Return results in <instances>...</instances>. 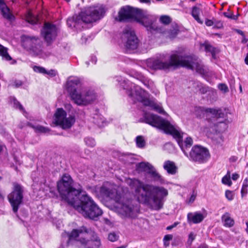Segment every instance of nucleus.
<instances>
[{
    "instance_id": "f257e3e1",
    "label": "nucleus",
    "mask_w": 248,
    "mask_h": 248,
    "mask_svg": "<svg viewBox=\"0 0 248 248\" xmlns=\"http://www.w3.org/2000/svg\"><path fill=\"white\" fill-rule=\"evenodd\" d=\"M127 184L134 189L139 202L150 206L154 210H158L163 207V199L168 195V190L163 187L144 184L137 179H128Z\"/></svg>"
},
{
    "instance_id": "f03ea898",
    "label": "nucleus",
    "mask_w": 248,
    "mask_h": 248,
    "mask_svg": "<svg viewBox=\"0 0 248 248\" xmlns=\"http://www.w3.org/2000/svg\"><path fill=\"white\" fill-rule=\"evenodd\" d=\"M147 65L154 70H169L181 66L195 70L201 75H204L207 71L204 66L198 60L191 56H183L178 54H173L170 57L169 62L163 59H149L147 61Z\"/></svg>"
},
{
    "instance_id": "7ed1b4c3",
    "label": "nucleus",
    "mask_w": 248,
    "mask_h": 248,
    "mask_svg": "<svg viewBox=\"0 0 248 248\" xmlns=\"http://www.w3.org/2000/svg\"><path fill=\"white\" fill-rule=\"evenodd\" d=\"M143 117L146 123L163 130L166 134L172 135L177 140L178 145L185 155L188 156L186 149L190 148L193 144V140L190 137H187L183 142V137L180 132L168 121L156 115L145 113Z\"/></svg>"
},
{
    "instance_id": "20e7f679",
    "label": "nucleus",
    "mask_w": 248,
    "mask_h": 248,
    "mask_svg": "<svg viewBox=\"0 0 248 248\" xmlns=\"http://www.w3.org/2000/svg\"><path fill=\"white\" fill-rule=\"evenodd\" d=\"M70 205L85 218L92 219L100 216L103 213L94 201L85 194L80 195Z\"/></svg>"
},
{
    "instance_id": "39448f33",
    "label": "nucleus",
    "mask_w": 248,
    "mask_h": 248,
    "mask_svg": "<svg viewBox=\"0 0 248 248\" xmlns=\"http://www.w3.org/2000/svg\"><path fill=\"white\" fill-rule=\"evenodd\" d=\"M74 181L71 176L65 173L57 182V189L62 199L69 205L77 199L80 195V189L73 187Z\"/></svg>"
},
{
    "instance_id": "423d86ee",
    "label": "nucleus",
    "mask_w": 248,
    "mask_h": 248,
    "mask_svg": "<svg viewBox=\"0 0 248 248\" xmlns=\"http://www.w3.org/2000/svg\"><path fill=\"white\" fill-rule=\"evenodd\" d=\"M83 233L90 236L91 239L86 240L85 238L80 239L79 241L81 244L80 248H98L100 247L101 245L100 239L96 233L91 230H88L83 226L78 229H74L68 234L69 240L76 239L80 234Z\"/></svg>"
},
{
    "instance_id": "0eeeda50",
    "label": "nucleus",
    "mask_w": 248,
    "mask_h": 248,
    "mask_svg": "<svg viewBox=\"0 0 248 248\" xmlns=\"http://www.w3.org/2000/svg\"><path fill=\"white\" fill-rule=\"evenodd\" d=\"M128 95L132 98L134 103L136 102H141L143 105L150 107L152 109L159 113L163 114L166 113L161 106L147 99L145 96L144 91L138 86L134 85L133 89L128 93Z\"/></svg>"
},
{
    "instance_id": "6e6552de",
    "label": "nucleus",
    "mask_w": 248,
    "mask_h": 248,
    "mask_svg": "<svg viewBox=\"0 0 248 248\" xmlns=\"http://www.w3.org/2000/svg\"><path fill=\"white\" fill-rule=\"evenodd\" d=\"M70 95L72 100L78 106H87L91 104L96 97L95 93L90 90L79 91L74 89L70 91Z\"/></svg>"
},
{
    "instance_id": "1a4fd4ad",
    "label": "nucleus",
    "mask_w": 248,
    "mask_h": 248,
    "mask_svg": "<svg viewBox=\"0 0 248 248\" xmlns=\"http://www.w3.org/2000/svg\"><path fill=\"white\" fill-rule=\"evenodd\" d=\"M105 13V9L102 6L90 7L81 11L79 16L82 24H88L100 20Z\"/></svg>"
},
{
    "instance_id": "9d476101",
    "label": "nucleus",
    "mask_w": 248,
    "mask_h": 248,
    "mask_svg": "<svg viewBox=\"0 0 248 248\" xmlns=\"http://www.w3.org/2000/svg\"><path fill=\"white\" fill-rule=\"evenodd\" d=\"M122 198L119 202H116L115 207L118 213L122 218H135L137 217L140 209L138 205H134L130 201L121 202Z\"/></svg>"
},
{
    "instance_id": "9b49d317",
    "label": "nucleus",
    "mask_w": 248,
    "mask_h": 248,
    "mask_svg": "<svg viewBox=\"0 0 248 248\" xmlns=\"http://www.w3.org/2000/svg\"><path fill=\"white\" fill-rule=\"evenodd\" d=\"M138 16H137L136 21L147 28L148 31L151 32L156 31L162 32V31L161 28L157 27L154 24L156 20V18L149 14L147 11L139 9Z\"/></svg>"
},
{
    "instance_id": "f8f14e48",
    "label": "nucleus",
    "mask_w": 248,
    "mask_h": 248,
    "mask_svg": "<svg viewBox=\"0 0 248 248\" xmlns=\"http://www.w3.org/2000/svg\"><path fill=\"white\" fill-rule=\"evenodd\" d=\"M54 122L56 124L59 125L63 129H69L75 122V117L73 115H69L62 108L57 109L54 114Z\"/></svg>"
},
{
    "instance_id": "ddd939ff",
    "label": "nucleus",
    "mask_w": 248,
    "mask_h": 248,
    "mask_svg": "<svg viewBox=\"0 0 248 248\" xmlns=\"http://www.w3.org/2000/svg\"><path fill=\"white\" fill-rule=\"evenodd\" d=\"M13 191L8 196L9 201L12 207L14 213H17L19 205L22 202L23 198V189L22 186L17 183H14Z\"/></svg>"
},
{
    "instance_id": "4468645a",
    "label": "nucleus",
    "mask_w": 248,
    "mask_h": 248,
    "mask_svg": "<svg viewBox=\"0 0 248 248\" xmlns=\"http://www.w3.org/2000/svg\"><path fill=\"white\" fill-rule=\"evenodd\" d=\"M189 157L192 161L203 163L208 159L210 154L206 148L196 145L192 147L189 154Z\"/></svg>"
},
{
    "instance_id": "2eb2a0df",
    "label": "nucleus",
    "mask_w": 248,
    "mask_h": 248,
    "mask_svg": "<svg viewBox=\"0 0 248 248\" xmlns=\"http://www.w3.org/2000/svg\"><path fill=\"white\" fill-rule=\"evenodd\" d=\"M138 8H135L129 6H126L121 8L118 12V17L115 20L120 22L127 21L129 20L136 21L138 16Z\"/></svg>"
},
{
    "instance_id": "dca6fc26",
    "label": "nucleus",
    "mask_w": 248,
    "mask_h": 248,
    "mask_svg": "<svg viewBox=\"0 0 248 248\" xmlns=\"http://www.w3.org/2000/svg\"><path fill=\"white\" fill-rule=\"evenodd\" d=\"M21 39L22 46L25 48L36 54L41 51V41L38 38L24 35Z\"/></svg>"
},
{
    "instance_id": "f3484780",
    "label": "nucleus",
    "mask_w": 248,
    "mask_h": 248,
    "mask_svg": "<svg viewBox=\"0 0 248 248\" xmlns=\"http://www.w3.org/2000/svg\"><path fill=\"white\" fill-rule=\"evenodd\" d=\"M122 38L124 40V46L126 49L134 50L138 47L139 41L134 31L125 29Z\"/></svg>"
},
{
    "instance_id": "a211bd4d",
    "label": "nucleus",
    "mask_w": 248,
    "mask_h": 248,
    "mask_svg": "<svg viewBox=\"0 0 248 248\" xmlns=\"http://www.w3.org/2000/svg\"><path fill=\"white\" fill-rule=\"evenodd\" d=\"M99 192L103 197L113 200L115 202L122 198L121 194L112 186L108 184H104L100 188Z\"/></svg>"
},
{
    "instance_id": "6ab92c4d",
    "label": "nucleus",
    "mask_w": 248,
    "mask_h": 248,
    "mask_svg": "<svg viewBox=\"0 0 248 248\" xmlns=\"http://www.w3.org/2000/svg\"><path fill=\"white\" fill-rule=\"evenodd\" d=\"M57 28L53 24L49 23H45L42 31V34L48 43L50 44L57 35Z\"/></svg>"
},
{
    "instance_id": "aec40b11",
    "label": "nucleus",
    "mask_w": 248,
    "mask_h": 248,
    "mask_svg": "<svg viewBox=\"0 0 248 248\" xmlns=\"http://www.w3.org/2000/svg\"><path fill=\"white\" fill-rule=\"evenodd\" d=\"M187 217L189 223L197 224L201 222L203 220L204 216L200 213L195 212L194 213H188Z\"/></svg>"
},
{
    "instance_id": "412c9836",
    "label": "nucleus",
    "mask_w": 248,
    "mask_h": 248,
    "mask_svg": "<svg viewBox=\"0 0 248 248\" xmlns=\"http://www.w3.org/2000/svg\"><path fill=\"white\" fill-rule=\"evenodd\" d=\"M67 24L69 27L80 29L82 26L79 16L75 15L72 17L68 18L67 20Z\"/></svg>"
},
{
    "instance_id": "4be33fe9",
    "label": "nucleus",
    "mask_w": 248,
    "mask_h": 248,
    "mask_svg": "<svg viewBox=\"0 0 248 248\" xmlns=\"http://www.w3.org/2000/svg\"><path fill=\"white\" fill-rule=\"evenodd\" d=\"M163 168L167 171L168 173L171 175L175 174L178 170V168L175 163L170 160L165 161L163 165Z\"/></svg>"
},
{
    "instance_id": "5701e85b",
    "label": "nucleus",
    "mask_w": 248,
    "mask_h": 248,
    "mask_svg": "<svg viewBox=\"0 0 248 248\" xmlns=\"http://www.w3.org/2000/svg\"><path fill=\"white\" fill-rule=\"evenodd\" d=\"M0 10L2 16L9 20L13 18V16L11 13L9 8L7 7L4 0H0Z\"/></svg>"
},
{
    "instance_id": "b1692460",
    "label": "nucleus",
    "mask_w": 248,
    "mask_h": 248,
    "mask_svg": "<svg viewBox=\"0 0 248 248\" xmlns=\"http://www.w3.org/2000/svg\"><path fill=\"white\" fill-rule=\"evenodd\" d=\"M154 166L148 162H142L136 165V170L138 172H146L149 173V171Z\"/></svg>"
},
{
    "instance_id": "393cba45",
    "label": "nucleus",
    "mask_w": 248,
    "mask_h": 248,
    "mask_svg": "<svg viewBox=\"0 0 248 248\" xmlns=\"http://www.w3.org/2000/svg\"><path fill=\"white\" fill-rule=\"evenodd\" d=\"M222 220L224 222V225L227 227H231L234 223V221L231 217V215L228 212L225 213L222 216Z\"/></svg>"
},
{
    "instance_id": "a878e982",
    "label": "nucleus",
    "mask_w": 248,
    "mask_h": 248,
    "mask_svg": "<svg viewBox=\"0 0 248 248\" xmlns=\"http://www.w3.org/2000/svg\"><path fill=\"white\" fill-rule=\"evenodd\" d=\"M204 111L207 113L212 114L216 117L223 118L224 116V113L220 108L215 109L212 108H207L205 109Z\"/></svg>"
},
{
    "instance_id": "bb28decb",
    "label": "nucleus",
    "mask_w": 248,
    "mask_h": 248,
    "mask_svg": "<svg viewBox=\"0 0 248 248\" xmlns=\"http://www.w3.org/2000/svg\"><path fill=\"white\" fill-rule=\"evenodd\" d=\"M0 56L2 59L6 61H10L12 60L11 57L8 53V48L0 44Z\"/></svg>"
},
{
    "instance_id": "cd10ccee",
    "label": "nucleus",
    "mask_w": 248,
    "mask_h": 248,
    "mask_svg": "<svg viewBox=\"0 0 248 248\" xmlns=\"http://www.w3.org/2000/svg\"><path fill=\"white\" fill-rule=\"evenodd\" d=\"M148 174L150 175L151 177L153 178L155 181H158L160 182L163 181L162 177L156 171L154 167L149 171Z\"/></svg>"
},
{
    "instance_id": "c85d7f7f",
    "label": "nucleus",
    "mask_w": 248,
    "mask_h": 248,
    "mask_svg": "<svg viewBox=\"0 0 248 248\" xmlns=\"http://www.w3.org/2000/svg\"><path fill=\"white\" fill-rule=\"evenodd\" d=\"M26 20L31 24H36L38 21V17L33 15L31 12L29 11L26 16Z\"/></svg>"
},
{
    "instance_id": "c756f323",
    "label": "nucleus",
    "mask_w": 248,
    "mask_h": 248,
    "mask_svg": "<svg viewBox=\"0 0 248 248\" xmlns=\"http://www.w3.org/2000/svg\"><path fill=\"white\" fill-rule=\"evenodd\" d=\"M194 87H196L202 94H205L210 90L208 87L198 82L194 83Z\"/></svg>"
},
{
    "instance_id": "7c9ffc66",
    "label": "nucleus",
    "mask_w": 248,
    "mask_h": 248,
    "mask_svg": "<svg viewBox=\"0 0 248 248\" xmlns=\"http://www.w3.org/2000/svg\"><path fill=\"white\" fill-rule=\"evenodd\" d=\"M201 12V10L200 8H198L196 6H194L192 8V16L194 17V18L199 23L202 24V21L200 18L199 15Z\"/></svg>"
},
{
    "instance_id": "2f4dec72",
    "label": "nucleus",
    "mask_w": 248,
    "mask_h": 248,
    "mask_svg": "<svg viewBox=\"0 0 248 248\" xmlns=\"http://www.w3.org/2000/svg\"><path fill=\"white\" fill-rule=\"evenodd\" d=\"M204 46L205 51L210 52L212 57L215 59L216 54L218 52V50L209 44H205Z\"/></svg>"
},
{
    "instance_id": "473e14b6",
    "label": "nucleus",
    "mask_w": 248,
    "mask_h": 248,
    "mask_svg": "<svg viewBox=\"0 0 248 248\" xmlns=\"http://www.w3.org/2000/svg\"><path fill=\"white\" fill-rule=\"evenodd\" d=\"M31 126L32 127L36 132H38L47 133L50 131V130L48 128L41 125H38L36 126H34L33 125H31Z\"/></svg>"
},
{
    "instance_id": "72a5a7b5",
    "label": "nucleus",
    "mask_w": 248,
    "mask_h": 248,
    "mask_svg": "<svg viewBox=\"0 0 248 248\" xmlns=\"http://www.w3.org/2000/svg\"><path fill=\"white\" fill-rule=\"evenodd\" d=\"M136 144L139 148H143L145 145V141L141 136H138L136 138Z\"/></svg>"
},
{
    "instance_id": "f704fd0d",
    "label": "nucleus",
    "mask_w": 248,
    "mask_h": 248,
    "mask_svg": "<svg viewBox=\"0 0 248 248\" xmlns=\"http://www.w3.org/2000/svg\"><path fill=\"white\" fill-rule=\"evenodd\" d=\"M222 183L229 186H231L232 185L230 178V172L229 171H228L227 174L222 178Z\"/></svg>"
},
{
    "instance_id": "c9c22d12",
    "label": "nucleus",
    "mask_w": 248,
    "mask_h": 248,
    "mask_svg": "<svg viewBox=\"0 0 248 248\" xmlns=\"http://www.w3.org/2000/svg\"><path fill=\"white\" fill-rule=\"evenodd\" d=\"M248 187V178H246L244 180L241 191V194H242V196H243L244 195L246 194L247 193Z\"/></svg>"
},
{
    "instance_id": "e433bc0d",
    "label": "nucleus",
    "mask_w": 248,
    "mask_h": 248,
    "mask_svg": "<svg viewBox=\"0 0 248 248\" xmlns=\"http://www.w3.org/2000/svg\"><path fill=\"white\" fill-rule=\"evenodd\" d=\"M80 83V80L78 78H73L69 79L67 82L68 88L73 85H78Z\"/></svg>"
},
{
    "instance_id": "4c0bfd02",
    "label": "nucleus",
    "mask_w": 248,
    "mask_h": 248,
    "mask_svg": "<svg viewBox=\"0 0 248 248\" xmlns=\"http://www.w3.org/2000/svg\"><path fill=\"white\" fill-rule=\"evenodd\" d=\"M173 236L171 234L165 235L163 238L164 245L167 247L170 245L169 241L172 239Z\"/></svg>"
},
{
    "instance_id": "58836bf2",
    "label": "nucleus",
    "mask_w": 248,
    "mask_h": 248,
    "mask_svg": "<svg viewBox=\"0 0 248 248\" xmlns=\"http://www.w3.org/2000/svg\"><path fill=\"white\" fill-rule=\"evenodd\" d=\"M13 103L15 108L19 109L23 112H25V110L23 106L16 98H13Z\"/></svg>"
},
{
    "instance_id": "ea45409f",
    "label": "nucleus",
    "mask_w": 248,
    "mask_h": 248,
    "mask_svg": "<svg viewBox=\"0 0 248 248\" xmlns=\"http://www.w3.org/2000/svg\"><path fill=\"white\" fill-rule=\"evenodd\" d=\"M160 21L166 25L169 24L171 22L170 18L167 16H162L160 17Z\"/></svg>"
},
{
    "instance_id": "a19ab883",
    "label": "nucleus",
    "mask_w": 248,
    "mask_h": 248,
    "mask_svg": "<svg viewBox=\"0 0 248 248\" xmlns=\"http://www.w3.org/2000/svg\"><path fill=\"white\" fill-rule=\"evenodd\" d=\"M214 140L217 144H221L223 141V138L221 134H217L214 138Z\"/></svg>"
},
{
    "instance_id": "79ce46f5",
    "label": "nucleus",
    "mask_w": 248,
    "mask_h": 248,
    "mask_svg": "<svg viewBox=\"0 0 248 248\" xmlns=\"http://www.w3.org/2000/svg\"><path fill=\"white\" fill-rule=\"evenodd\" d=\"M85 142L86 144L91 147H93L95 145V142L94 139L90 138H86L85 139Z\"/></svg>"
},
{
    "instance_id": "37998d69",
    "label": "nucleus",
    "mask_w": 248,
    "mask_h": 248,
    "mask_svg": "<svg viewBox=\"0 0 248 248\" xmlns=\"http://www.w3.org/2000/svg\"><path fill=\"white\" fill-rule=\"evenodd\" d=\"M33 70L37 73L46 74V70L45 68L41 66H34L33 68Z\"/></svg>"
},
{
    "instance_id": "c03bdc74",
    "label": "nucleus",
    "mask_w": 248,
    "mask_h": 248,
    "mask_svg": "<svg viewBox=\"0 0 248 248\" xmlns=\"http://www.w3.org/2000/svg\"><path fill=\"white\" fill-rule=\"evenodd\" d=\"M218 89L224 93L229 92V89L225 84L220 83L218 85Z\"/></svg>"
},
{
    "instance_id": "a18cd8bd",
    "label": "nucleus",
    "mask_w": 248,
    "mask_h": 248,
    "mask_svg": "<svg viewBox=\"0 0 248 248\" xmlns=\"http://www.w3.org/2000/svg\"><path fill=\"white\" fill-rule=\"evenodd\" d=\"M225 197L229 201H232L234 197V195L232 191L229 190H227L225 191Z\"/></svg>"
},
{
    "instance_id": "49530a36",
    "label": "nucleus",
    "mask_w": 248,
    "mask_h": 248,
    "mask_svg": "<svg viewBox=\"0 0 248 248\" xmlns=\"http://www.w3.org/2000/svg\"><path fill=\"white\" fill-rule=\"evenodd\" d=\"M118 238V236L114 232H111L108 234V239L109 241L114 242Z\"/></svg>"
},
{
    "instance_id": "de8ad7c7",
    "label": "nucleus",
    "mask_w": 248,
    "mask_h": 248,
    "mask_svg": "<svg viewBox=\"0 0 248 248\" xmlns=\"http://www.w3.org/2000/svg\"><path fill=\"white\" fill-rule=\"evenodd\" d=\"M215 23H214V27L215 28H217V29H220L222 28L223 27V24L221 21H216L214 20Z\"/></svg>"
},
{
    "instance_id": "09e8293b",
    "label": "nucleus",
    "mask_w": 248,
    "mask_h": 248,
    "mask_svg": "<svg viewBox=\"0 0 248 248\" xmlns=\"http://www.w3.org/2000/svg\"><path fill=\"white\" fill-rule=\"evenodd\" d=\"M46 74L49 75L51 77H54L56 75V71L54 70H50L48 71H46Z\"/></svg>"
},
{
    "instance_id": "8fccbe9b",
    "label": "nucleus",
    "mask_w": 248,
    "mask_h": 248,
    "mask_svg": "<svg viewBox=\"0 0 248 248\" xmlns=\"http://www.w3.org/2000/svg\"><path fill=\"white\" fill-rule=\"evenodd\" d=\"M205 23L207 26H211L214 25L215 22L213 20L206 19Z\"/></svg>"
},
{
    "instance_id": "3c124183",
    "label": "nucleus",
    "mask_w": 248,
    "mask_h": 248,
    "mask_svg": "<svg viewBox=\"0 0 248 248\" xmlns=\"http://www.w3.org/2000/svg\"><path fill=\"white\" fill-rule=\"evenodd\" d=\"M22 85V82L20 80H15L14 83V86L16 88H18Z\"/></svg>"
},
{
    "instance_id": "603ef678",
    "label": "nucleus",
    "mask_w": 248,
    "mask_h": 248,
    "mask_svg": "<svg viewBox=\"0 0 248 248\" xmlns=\"http://www.w3.org/2000/svg\"><path fill=\"white\" fill-rule=\"evenodd\" d=\"M196 195L193 192V194L191 195L189 199V202H193L196 199Z\"/></svg>"
},
{
    "instance_id": "864d4df0",
    "label": "nucleus",
    "mask_w": 248,
    "mask_h": 248,
    "mask_svg": "<svg viewBox=\"0 0 248 248\" xmlns=\"http://www.w3.org/2000/svg\"><path fill=\"white\" fill-rule=\"evenodd\" d=\"M239 175L237 173H233L232 174V178L233 180L235 181L238 179Z\"/></svg>"
},
{
    "instance_id": "5fc2aeb1",
    "label": "nucleus",
    "mask_w": 248,
    "mask_h": 248,
    "mask_svg": "<svg viewBox=\"0 0 248 248\" xmlns=\"http://www.w3.org/2000/svg\"><path fill=\"white\" fill-rule=\"evenodd\" d=\"M195 239V236L192 233H190L189 234V239H190L191 241H193Z\"/></svg>"
},
{
    "instance_id": "6e6d98bb",
    "label": "nucleus",
    "mask_w": 248,
    "mask_h": 248,
    "mask_svg": "<svg viewBox=\"0 0 248 248\" xmlns=\"http://www.w3.org/2000/svg\"><path fill=\"white\" fill-rule=\"evenodd\" d=\"M235 31H236L238 33H239V34H240L241 35H242V36H245L244 32H243L242 31H241V30H236Z\"/></svg>"
},
{
    "instance_id": "4d7b16f0",
    "label": "nucleus",
    "mask_w": 248,
    "mask_h": 248,
    "mask_svg": "<svg viewBox=\"0 0 248 248\" xmlns=\"http://www.w3.org/2000/svg\"><path fill=\"white\" fill-rule=\"evenodd\" d=\"M140 1L141 3H150V0H140Z\"/></svg>"
},
{
    "instance_id": "13d9d810",
    "label": "nucleus",
    "mask_w": 248,
    "mask_h": 248,
    "mask_svg": "<svg viewBox=\"0 0 248 248\" xmlns=\"http://www.w3.org/2000/svg\"><path fill=\"white\" fill-rule=\"evenodd\" d=\"M224 15H225V16H226V17H227L228 18H232V16H230V15H229L227 13H224Z\"/></svg>"
},
{
    "instance_id": "bf43d9fd",
    "label": "nucleus",
    "mask_w": 248,
    "mask_h": 248,
    "mask_svg": "<svg viewBox=\"0 0 248 248\" xmlns=\"http://www.w3.org/2000/svg\"><path fill=\"white\" fill-rule=\"evenodd\" d=\"M236 159H237V158H236L235 157H234V156H232V157L230 158L231 160H232V161H236Z\"/></svg>"
},
{
    "instance_id": "052dcab7",
    "label": "nucleus",
    "mask_w": 248,
    "mask_h": 248,
    "mask_svg": "<svg viewBox=\"0 0 248 248\" xmlns=\"http://www.w3.org/2000/svg\"><path fill=\"white\" fill-rule=\"evenodd\" d=\"M173 228V226H172L171 225L170 226H168L167 227V230H170L171 229H172Z\"/></svg>"
},
{
    "instance_id": "680f3d73",
    "label": "nucleus",
    "mask_w": 248,
    "mask_h": 248,
    "mask_svg": "<svg viewBox=\"0 0 248 248\" xmlns=\"http://www.w3.org/2000/svg\"><path fill=\"white\" fill-rule=\"evenodd\" d=\"M177 223H174L173 225H172L171 226H173V228L175 227L176 226Z\"/></svg>"
},
{
    "instance_id": "e2e57ef3",
    "label": "nucleus",
    "mask_w": 248,
    "mask_h": 248,
    "mask_svg": "<svg viewBox=\"0 0 248 248\" xmlns=\"http://www.w3.org/2000/svg\"><path fill=\"white\" fill-rule=\"evenodd\" d=\"M0 179H1V177H0ZM1 199H2V197L1 195L0 194V200Z\"/></svg>"
},
{
    "instance_id": "0e129e2a",
    "label": "nucleus",
    "mask_w": 248,
    "mask_h": 248,
    "mask_svg": "<svg viewBox=\"0 0 248 248\" xmlns=\"http://www.w3.org/2000/svg\"><path fill=\"white\" fill-rule=\"evenodd\" d=\"M94 63H95L96 62V57H94Z\"/></svg>"
},
{
    "instance_id": "69168bd1",
    "label": "nucleus",
    "mask_w": 248,
    "mask_h": 248,
    "mask_svg": "<svg viewBox=\"0 0 248 248\" xmlns=\"http://www.w3.org/2000/svg\"><path fill=\"white\" fill-rule=\"evenodd\" d=\"M95 123H96L97 124L99 125V126H101L100 124H99V122H96Z\"/></svg>"
},
{
    "instance_id": "338daca9",
    "label": "nucleus",
    "mask_w": 248,
    "mask_h": 248,
    "mask_svg": "<svg viewBox=\"0 0 248 248\" xmlns=\"http://www.w3.org/2000/svg\"><path fill=\"white\" fill-rule=\"evenodd\" d=\"M240 90L241 91V92H242V91L241 86L240 87Z\"/></svg>"
},
{
    "instance_id": "774afa93",
    "label": "nucleus",
    "mask_w": 248,
    "mask_h": 248,
    "mask_svg": "<svg viewBox=\"0 0 248 248\" xmlns=\"http://www.w3.org/2000/svg\"><path fill=\"white\" fill-rule=\"evenodd\" d=\"M202 248H207L206 246L202 247Z\"/></svg>"
}]
</instances>
